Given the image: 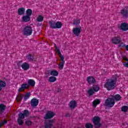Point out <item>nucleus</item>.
<instances>
[{"instance_id": "nucleus-1", "label": "nucleus", "mask_w": 128, "mask_h": 128, "mask_svg": "<svg viewBox=\"0 0 128 128\" xmlns=\"http://www.w3.org/2000/svg\"><path fill=\"white\" fill-rule=\"evenodd\" d=\"M116 78L114 79H109L107 80L104 84V88H106L108 90H112L116 88Z\"/></svg>"}, {"instance_id": "nucleus-2", "label": "nucleus", "mask_w": 128, "mask_h": 128, "mask_svg": "<svg viewBox=\"0 0 128 128\" xmlns=\"http://www.w3.org/2000/svg\"><path fill=\"white\" fill-rule=\"evenodd\" d=\"M54 46L56 48L55 49V51L58 54H59L60 60H62V62L58 65V68L60 70H62L64 68V56L62 54V53L60 52V49L56 47V44H54Z\"/></svg>"}, {"instance_id": "nucleus-3", "label": "nucleus", "mask_w": 128, "mask_h": 128, "mask_svg": "<svg viewBox=\"0 0 128 128\" xmlns=\"http://www.w3.org/2000/svg\"><path fill=\"white\" fill-rule=\"evenodd\" d=\"M29 112L27 110H24V114L20 113L18 114L19 118L18 120V124H24V122L22 121V119L24 118V116H28Z\"/></svg>"}, {"instance_id": "nucleus-4", "label": "nucleus", "mask_w": 128, "mask_h": 128, "mask_svg": "<svg viewBox=\"0 0 128 128\" xmlns=\"http://www.w3.org/2000/svg\"><path fill=\"white\" fill-rule=\"evenodd\" d=\"M49 24L52 28H60L62 26V22H56L54 21H50Z\"/></svg>"}, {"instance_id": "nucleus-5", "label": "nucleus", "mask_w": 128, "mask_h": 128, "mask_svg": "<svg viewBox=\"0 0 128 128\" xmlns=\"http://www.w3.org/2000/svg\"><path fill=\"white\" fill-rule=\"evenodd\" d=\"M32 28L30 26H26L23 30V34L24 36H32Z\"/></svg>"}, {"instance_id": "nucleus-6", "label": "nucleus", "mask_w": 128, "mask_h": 128, "mask_svg": "<svg viewBox=\"0 0 128 128\" xmlns=\"http://www.w3.org/2000/svg\"><path fill=\"white\" fill-rule=\"evenodd\" d=\"M82 26H80L78 27H75L72 28V32L74 34V36H80V32H82Z\"/></svg>"}, {"instance_id": "nucleus-7", "label": "nucleus", "mask_w": 128, "mask_h": 128, "mask_svg": "<svg viewBox=\"0 0 128 128\" xmlns=\"http://www.w3.org/2000/svg\"><path fill=\"white\" fill-rule=\"evenodd\" d=\"M100 118L98 116H96L92 118V122H94L96 128H98L100 126Z\"/></svg>"}, {"instance_id": "nucleus-8", "label": "nucleus", "mask_w": 128, "mask_h": 128, "mask_svg": "<svg viewBox=\"0 0 128 128\" xmlns=\"http://www.w3.org/2000/svg\"><path fill=\"white\" fill-rule=\"evenodd\" d=\"M105 104L109 108H112L114 106V100L111 98H108L105 102Z\"/></svg>"}, {"instance_id": "nucleus-9", "label": "nucleus", "mask_w": 128, "mask_h": 128, "mask_svg": "<svg viewBox=\"0 0 128 128\" xmlns=\"http://www.w3.org/2000/svg\"><path fill=\"white\" fill-rule=\"evenodd\" d=\"M112 42L114 44H118L120 42H122V39L118 36H115L112 38Z\"/></svg>"}, {"instance_id": "nucleus-10", "label": "nucleus", "mask_w": 128, "mask_h": 128, "mask_svg": "<svg viewBox=\"0 0 128 128\" xmlns=\"http://www.w3.org/2000/svg\"><path fill=\"white\" fill-rule=\"evenodd\" d=\"M118 28L124 32H126L128 30V24L126 22L122 23L118 25Z\"/></svg>"}, {"instance_id": "nucleus-11", "label": "nucleus", "mask_w": 128, "mask_h": 128, "mask_svg": "<svg viewBox=\"0 0 128 128\" xmlns=\"http://www.w3.org/2000/svg\"><path fill=\"white\" fill-rule=\"evenodd\" d=\"M100 90V87L98 86H94L93 88V90L92 88L89 89L88 90V94H90V96H92L94 94V92H98Z\"/></svg>"}, {"instance_id": "nucleus-12", "label": "nucleus", "mask_w": 128, "mask_h": 128, "mask_svg": "<svg viewBox=\"0 0 128 128\" xmlns=\"http://www.w3.org/2000/svg\"><path fill=\"white\" fill-rule=\"evenodd\" d=\"M54 112L51 111H48L44 116V118H52L54 116Z\"/></svg>"}, {"instance_id": "nucleus-13", "label": "nucleus", "mask_w": 128, "mask_h": 128, "mask_svg": "<svg viewBox=\"0 0 128 128\" xmlns=\"http://www.w3.org/2000/svg\"><path fill=\"white\" fill-rule=\"evenodd\" d=\"M78 106V103L76 100H72L70 102L69 104V106L72 110H74V108H76Z\"/></svg>"}, {"instance_id": "nucleus-14", "label": "nucleus", "mask_w": 128, "mask_h": 128, "mask_svg": "<svg viewBox=\"0 0 128 128\" xmlns=\"http://www.w3.org/2000/svg\"><path fill=\"white\" fill-rule=\"evenodd\" d=\"M87 82L88 84H94L96 79L92 76H89L87 77Z\"/></svg>"}, {"instance_id": "nucleus-15", "label": "nucleus", "mask_w": 128, "mask_h": 128, "mask_svg": "<svg viewBox=\"0 0 128 128\" xmlns=\"http://www.w3.org/2000/svg\"><path fill=\"white\" fill-rule=\"evenodd\" d=\"M21 67L24 70H28L30 69V64L26 62H24L21 65Z\"/></svg>"}, {"instance_id": "nucleus-16", "label": "nucleus", "mask_w": 128, "mask_h": 128, "mask_svg": "<svg viewBox=\"0 0 128 128\" xmlns=\"http://www.w3.org/2000/svg\"><path fill=\"white\" fill-rule=\"evenodd\" d=\"M30 86L28 84H24L21 86V87L18 89V92H22L24 90H26V88H28Z\"/></svg>"}, {"instance_id": "nucleus-17", "label": "nucleus", "mask_w": 128, "mask_h": 128, "mask_svg": "<svg viewBox=\"0 0 128 128\" xmlns=\"http://www.w3.org/2000/svg\"><path fill=\"white\" fill-rule=\"evenodd\" d=\"M24 12H26V8H20L18 9V14H19V16L24 14Z\"/></svg>"}, {"instance_id": "nucleus-18", "label": "nucleus", "mask_w": 128, "mask_h": 128, "mask_svg": "<svg viewBox=\"0 0 128 128\" xmlns=\"http://www.w3.org/2000/svg\"><path fill=\"white\" fill-rule=\"evenodd\" d=\"M121 13L126 18L128 16V8H125L122 10Z\"/></svg>"}, {"instance_id": "nucleus-19", "label": "nucleus", "mask_w": 128, "mask_h": 128, "mask_svg": "<svg viewBox=\"0 0 128 128\" xmlns=\"http://www.w3.org/2000/svg\"><path fill=\"white\" fill-rule=\"evenodd\" d=\"M22 20L24 22H28L30 20V17L28 15L24 16L22 17Z\"/></svg>"}, {"instance_id": "nucleus-20", "label": "nucleus", "mask_w": 128, "mask_h": 128, "mask_svg": "<svg viewBox=\"0 0 128 128\" xmlns=\"http://www.w3.org/2000/svg\"><path fill=\"white\" fill-rule=\"evenodd\" d=\"M31 104L32 106H36L38 104V100L36 98L32 99L31 101Z\"/></svg>"}, {"instance_id": "nucleus-21", "label": "nucleus", "mask_w": 128, "mask_h": 128, "mask_svg": "<svg viewBox=\"0 0 128 128\" xmlns=\"http://www.w3.org/2000/svg\"><path fill=\"white\" fill-rule=\"evenodd\" d=\"M50 74L52 76H58V72L56 70H53L50 71Z\"/></svg>"}, {"instance_id": "nucleus-22", "label": "nucleus", "mask_w": 128, "mask_h": 128, "mask_svg": "<svg viewBox=\"0 0 128 128\" xmlns=\"http://www.w3.org/2000/svg\"><path fill=\"white\" fill-rule=\"evenodd\" d=\"M100 104V100L98 99H96L92 102V106L96 108V106Z\"/></svg>"}, {"instance_id": "nucleus-23", "label": "nucleus", "mask_w": 128, "mask_h": 128, "mask_svg": "<svg viewBox=\"0 0 128 128\" xmlns=\"http://www.w3.org/2000/svg\"><path fill=\"white\" fill-rule=\"evenodd\" d=\"M28 84L30 86H36V82L34 80L30 79L28 80Z\"/></svg>"}, {"instance_id": "nucleus-24", "label": "nucleus", "mask_w": 128, "mask_h": 128, "mask_svg": "<svg viewBox=\"0 0 128 128\" xmlns=\"http://www.w3.org/2000/svg\"><path fill=\"white\" fill-rule=\"evenodd\" d=\"M56 80V78L54 76H51L49 78L48 81L50 82H54Z\"/></svg>"}, {"instance_id": "nucleus-25", "label": "nucleus", "mask_w": 128, "mask_h": 128, "mask_svg": "<svg viewBox=\"0 0 128 128\" xmlns=\"http://www.w3.org/2000/svg\"><path fill=\"white\" fill-rule=\"evenodd\" d=\"M52 122H54V120H50L48 123L46 124V128H52Z\"/></svg>"}, {"instance_id": "nucleus-26", "label": "nucleus", "mask_w": 128, "mask_h": 128, "mask_svg": "<svg viewBox=\"0 0 128 128\" xmlns=\"http://www.w3.org/2000/svg\"><path fill=\"white\" fill-rule=\"evenodd\" d=\"M6 86V82H3L2 80H0V90H2V88H4Z\"/></svg>"}, {"instance_id": "nucleus-27", "label": "nucleus", "mask_w": 128, "mask_h": 128, "mask_svg": "<svg viewBox=\"0 0 128 128\" xmlns=\"http://www.w3.org/2000/svg\"><path fill=\"white\" fill-rule=\"evenodd\" d=\"M26 16H30H30H32V10L30 9H28L26 11Z\"/></svg>"}, {"instance_id": "nucleus-28", "label": "nucleus", "mask_w": 128, "mask_h": 128, "mask_svg": "<svg viewBox=\"0 0 128 128\" xmlns=\"http://www.w3.org/2000/svg\"><path fill=\"white\" fill-rule=\"evenodd\" d=\"M37 22H40L44 20V16H39L37 17L36 18Z\"/></svg>"}, {"instance_id": "nucleus-29", "label": "nucleus", "mask_w": 128, "mask_h": 128, "mask_svg": "<svg viewBox=\"0 0 128 128\" xmlns=\"http://www.w3.org/2000/svg\"><path fill=\"white\" fill-rule=\"evenodd\" d=\"M122 97L120 94H116L113 97V98H114L115 100L118 102V100H120Z\"/></svg>"}, {"instance_id": "nucleus-30", "label": "nucleus", "mask_w": 128, "mask_h": 128, "mask_svg": "<svg viewBox=\"0 0 128 128\" xmlns=\"http://www.w3.org/2000/svg\"><path fill=\"white\" fill-rule=\"evenodd\" d=\"M122 112H126L128 110V106H123L122 108Z\"/></svg>"}, {"instance_id": "nucleus-31", "label": "nucleus", "mask_w": 128, "mask_h": 128, "mask_svg": "<svg viewBox=\"0 0 128 128\" xmlns=\"http://www.w3.org/2000/svg\"><path fill=\"white\" fill-rule=\"evenodd\" d=\"M6 110V106L3 104H0V112H4Z\"/></svg>"}, {"instance_id": "nucleus-32", "label": "nucleus", "mask_w": 128, "mask_h": 128, "mask_svg": "<svg viewBox=\"0 0 128 128\" xmlns=\"http://www.w3.org/2000/svg\"><path fill=\"white\" fill-rule=\"evenodd\" d=\"M124 60L127 61V63L126 62L123 63L124 66H125L126 68H128V59L126 58H124Z\"/></svg>"}, {"instance_id": "nucleus-33", "label": "nucleus", "mask_w": 128, "mask_h": 128, "mask_svg": "<svg viewBox=\"0 0 128 128\" xmlns=\"http://www.w3.org/2000/svg\"><path fill=\"white\" fill-rule=\"evenodd\" d=\"M30 93H28L25 95V96L24 97V100H28L30 98Z\"/></svg>"}, {"instance_id": "nucleus-34", "label": "nucleus", "mask_w": 128, "mask_h": 128, "mask_svg": "<svg viewBox=\"0 0 128 128\" xmlns=\"http://www.w3.org/2000/svg\"><path fill=\"white\" fill-rule=\"evenodd\" d=\"M86 128H94V126L90 123H87L85 126Z\"/></svg>"}, {"instance_id": "nucleus-35", "label": "nucleus", "mask_w": 128, "mask_h": 128, "mask_svg": "<svg viewBox=\"0 0 128 128\" xmlns=\"http://www.w3.org/2000/svg\"><path fill=\"white\" fill-rule=\"evenodd\" d=\"M80 24V20H74V24H76V26H78V24Z\"/></svg>"}, {"instance_id": "nucleus-36", "label": "nucleus", "mask_w": 128, "mask_h": 128, "mask_svg": "<svg viewBox=\"0 0 128 128\" xmlns=\"http://www.w3.org/2000/svg\"><path fill=\"white\" fill-rule=\"evenodd\" d=\"M6 122H8L6 120H4V122H2L0 123V128H2V126L6 124Z\"/></svg>"}, {"instance_id": "nucleus-37", "label": "nucleus", "mask_w": 128, "mask_h": 128, "mask_svg": "<svg viewBox=\"0 0 128 128\" xmlns=\"http://www.w3.org/2000/svg\"><path fill=\"white\" fill-rule=\"evenodd\" d=\"M26 124H27V126H30V124H32V122L30 120H26Z\"/></svg>"}, {"instance_id": "nucleus-38", "label": "nucleus", "mask_w": 128, "mask_h": 128, "mask_svg": "<svg viewBox=\"0 0 128 128\" xmlns=\"http://www.w3.org/2000/svg\"><path fill=\"white\" fill-rule=\"evenodd\" d=\"M120 46H122V47H124V46H126V44H124V43H121V44H120Z\"/></svg>"}, {"instance_id": "nucleus-39", "label": "nucleus", "mask_w": 128, "mask_h": 128, "mask_svg": "<svg viewBox=\"0 0 128 128\" xmlns=\"http://www.w3.org/2000/svg\"><path fill=\"white\" fill-rule=\"evenodd\" d=\"M125 48H126V50H128V45L126 46Z\"/></svg>"}, {"instance_id": "nucleus-40", "label": "nucleus", "mask_w": 128, "mask_h": 128, "mask_svg": "<svg viewBox=\"0 0 128 128\" xmlns=\"http://www.w3.org/2000/svg\"><path fill=\"white\" fill-rule=\"evenodd\" d=\"M18 68H20V62L18 63Z\"/></svg>"}]
</instances>
